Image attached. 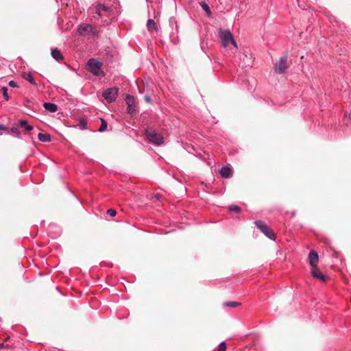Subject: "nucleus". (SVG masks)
Masks as SVG:
<instances>
[{
    "label": "nucleus",
    "instance_id": "f257e3e1",
    "mask_svg": "<svg viewBox=\"0 0 351 351\" xmlns=\"http://www.w3.org/2000/svg\"><path fill=\"white\" fill-rule=\"evenodd\" d=\"M219 37L223 47H227L231 44L234 48H238L237 44L229 29H221L219 32Z\"/></svg>",
    "mask_w": 351,
    "mask_h": 351
},
{
    "label": "nucleus",
    "instance_id": "f03ea898",
    "mask_svg": "<svg viewBox=\"0 0 351 351\" xmlns=\"http://www.w3.org/2000/svg\"><path fill=\"white\" fill-rule=\"evenodd\" d=\"M77 32L82 36L99 37V32L92 25L88 23L81 24L77 27Z\"/></svg>",
    "mask_w": 351,
    "mask_h": 351
},
{
    "label": "nucleus",
    "instance_id": "7ed1b4c3",
    "mask_svg": "<svg viewBox=\"0 0 351 351\" xmlns=\"http://www.w3.org/2000/svg\"><path fill=\"white\" fill-rule=\"evenodd\" d=\"M145 135L149 142L160 145L164 143L163 137L154 130H146Z\"/></svg>",
    "mask_w": 351,
    "mask_h": 351
},
{
    "label": "nucleus",
    "instance_id": "20e7f679",
    "mask_svg": "<svg viewBox=\"0 0 351 351\" xmlns=\"http://www.w3.org/2000/svg\"><path fill=\"white\" fill-rule=\"evenodd\" d=\"M256 226L269 239L275 241L276 235L273 230L263 221H254Z\"/></svg>",
    "mask_w": 351,
    "mask_h": 351
},
{
    "label": "nucleus",
    "instance_id": "39448f33",
    "mask_svg": "<svg viewBox=\"0 0 351 351\" xmlns=\"http://www.w3.org/2000/svg\"><path fill=\"white\" fill-rule=\"evenodd\" d=\"M87 66L88 71L95 76H99L102 73L101 71V63L96 59H89L87 62Z\"/></svg>",
    "mask_w": 351,
    "mask_h": 351
},
{
    "label": "nucleus",
    "instance_id": "423d86ee",
    "mask_svg": "<svg viewBox=\"0 0 351 351\" xmlns=\"http://www.w3.org/2000/svg\"><path fill=\"white\" fill-rule=\"evenodd\" d=\"M95 12L98 15V18H104L106 16H108V15L112 12V9L110 6L103 3H97L95 6Z\"/></svg>",
    "mask_w": 351,
    "mask_h": 351
},
{
    "label": "nucleus",
    "instance_id": "0eeeda50",
    "mask_svg": "<svg viewBox=\"0 0 351 351\" xmlns=\"http://www.w3.org/2000/svg\"><path fill=\"white\" fill-rule=\"evenodd\" d=\"M118 88H110L106 90H105L102 95L105 100H106L108 102L111 103L116 100L117 97L118 95Z\"/></svg>",
    "mask_w": 351,
    "mask_h": 351
},
{
    "label": "nucleus",
    "instance_id": "6e6552de",
    "mask_svg": "<svg viewBox=\"0 0 351 351\" xmlns=\"http://www.w3.org/2000/svg\"><path fill=\"white\" fill-rule=\"evenodd\" d=\"M287 56H282L279 61L275 64V71L277 73H283L287 69Z\"/></svg>",
    "mask_w": 351,
    "mask_h": 351
},
{
    "label": "nucleus",
    "instance_id": "1a4fd4ad",
    "mask_svg": "<svg viewBox=\"0 0 351 351\" xmlns=\"http://www.w3.org/2000/svg\"><path fill=\"white\" fill-rule=\"evenodd\" d=\"M125 100L128 106V112L130 114H133L134 113H135L136 111V108L135 106L134 97L130 95H128Z\"/></svg>",
    "mask_w": 351,
    "mask_h": 351
},
{
    "label": "nucleus",
    "instance_id": "9d476101",
    "mask_svg": "<svg viewBox=\"0 0 351 351\" xmlns=\"http://www.w3.org/2000/svg\"><path fill=\"white\" fill-rule=\"evenodd\" d=\"M308 261L311 268L317 267L319 262V256L317 252L312 250L309 252Z\"/></svg>",
    "mask_w": 351,
    "mask_h": 351
},
{
    "label": "nucleus",
    "instance_id": "9b49d317",
    "mask_svg": "<svg viewBox=\"0 0 351 351\" xmlns=\"http://www.w3.org/2000/svg\"><path fill=\"white\" fill-rule=\"evenodd\" d=\"M311 273L314 278L317 279L322 282H325L326 276L322 274L317 267L311 268Z\"/></svg>",
    "mask_w": 351,
    "mask_h": 351
},
{
    "label": "nucleus",
    "instance_id": "f8f14e48",
    "mask_svg": "<svg viewBox=\"0 0 351 351\" xmlns=\"http://www.w3.org/2000/svg\"><path fill=\"white\" fill-rule=\"evenodd\" d=\"M221 176L223 178H229L232 176V170L230 165H226L219 170Z\"/></svg>",
    "mask_w": 351,
    "mask_h": 351
},
{
    "label": "nucleus",
    "instance_id": "ddd939ff",
    "mask_svg": "<svg viewBox=\"0 0 351 351\" xmlns=\"http://www.w3.org/2000/svg\"><path fill=\"white\" fill-rule=\"evenodd\" d=\"M147 27L149 32H152L153 31L158 32L159 28L155 21L153 19H148L147 21Z\"/></svg>",
    "mask_w": 351,
    "mask_h": 351
},
{
    "label": "nucleus",
    "instance_id": "4468645a",
    "mask_svg": "<svg viewBox=\"0 0 351 351\" xmlns=\"http://www.w3.org/2000/svg\"><path fill=\"white\" fill-rule=\"evenodd\" d=\"M43 107L47 111L49 112H55L58 110L57 105L51 102L44 103Z\"/></svg>",
    "mask_w": 351,
    "mask_h": 351
},
{
    "label": "nucleus",
    "instance_id": "2eb2a0df",
    "mask_svg": "<svg viewBox=\"0 0 351 351\" xmlns=\"http://www.w3.org/2000/svg\"><path fill=\"white\" fill-rule=\"evenodd\" d=\"M51 55L52 58L57 61H60L63 59V56L60 51L56 48L51 49Z\"/></svg>",
    "mask_w": 351,
    "mask_h": 351
},
{
    "label": "nucleus",
    "instance_id": "dca6fc26",
    "mask_svg": "<svg viewBox=\"0 0 351 351\" xmlns=\"http://www.w3.org/2000/svg\"><path fill=\"white\" fill-rule=\"evenodd\" d=\"M38 138L40 141L44 143H48L51 141V136L48 134L39 133L38 134Z\"/></svg>",
    "mask_w": 351,
    "mask_h": 351
},
{
    "label": "nucleus",
    "instance_id": "f3484780",
    "mask_svg": "<svg viewBox=\"0 0 351 351\" xmlns=\"http://www.w3.org/2000/svg\"><path fill=\"white\" fill-rule=\"evenodd\" d=\"M19 124L21 128H24L26 131H32L33 130V127L28 124L27 121L26 120H20Z\"/></svg>",
    "mask_w": 351,
    "mask_h": 351
},
{
    "label": "nucleus",
    "instance_id": "a211bd4d",
    "mask_svg": "<svg viewBox=\"0 0 351 351\" xmlns=\"http://www.w3.org/2000/svg\"><path fill=\"white\" fill-rule=\"evenodd\" d=\"M23 77L24 79H25L26 80H27L31 84L34 85V86H36L37 84L35 81V80L34 79L31 73H25L23 75Z\"/></svg>",
    "mask_w": 351,
    "mask_h": 351
},
{
    "label": "nucleus",
    "instance_id": "6ab92c4d",
    "mask_svg": "<svg viewBox=\"0 0 351 351\" xmlns=\"http://www.w3.org/2000/svg\"><path fill=\"white\" fill-rule=\"evenodd\" d=\"M8 87H6V86H3L1 88V91L2 93L3 99L5 101H8L10 99V97H9V95L8 93Z\"/></svg>",
    "mask_w": 351,
    "mask_h": 351
},
{
    "label": "nucleus",
    "instance_id": "aec40b11",
    "mask_svg": "<svg viewBox=\"0 0 351 351\" xmlns=\"http://www.w3.org/2000/svg\"><path fill=\"white\" fill-rule=\"evenodd\" d=\"M101 124L100 128L98 130V132H104L107 129L108 123H107L106 121L104 120V119H101Z\"/></svg>",
    "mask_w": 351,
    "mask_h": 351
},
{
    "label": "nucleus",
    "instance_id": "412c9836",
    "mask_svg": "<svg viewBox=\"0 0 351 351\" xmlns=\"http://www.w3.org/2000/svg\"><path fill=\"white\" fill-rule=\"evenodd\" d=\"M223 305L225 306H228V307H237V306H239L241 305V303L240 302H233V301H230V302H226L223 304Z\"/></svg>",
    "mask_w": 351,
    "mask_h": 351
},
{
    "label": "nucleus",
    "instance_id": "4be33fe9",
    "mask_svg": "<svg viewBox=\"0 0 351 351\" xmlns=\"http://www.w3.org/2000/svg\"><path fill=\"white\" fill-rule=\"evenodd\" d=\"M200 5L204 11H205L208 14H210V9L206 3L202 2L200 3Z\"/></svg>",
    "mask_w": 351,
    "mask_h": 351
},
{
    "label": "nucleus",
    "instance_id": "5701e85b",
    "mask_svg": "<svg viewBox=\"0 0 351 351\" xmlns=\"http://www.w3.org/2000/svg\"><path fill=\"white\" fill-rule=\"evenodd\" d=\"M228 209L231 212L234 211V212H236V213H239L241 211L240 207L239 206L234 205V204L229 206Z\"/></svg>",
    "mask_w": 351,
    "mask_h": 351
},
{
    "label": "nucleus",
    "instance_id": "b1692460",
    "mask_svg": "<svg viewBox=\"0 0 351 351\" xmlns=\"http://www.w3.org/2000/svg\"><path fill=\"white\" fill-rule=\"evenodd\" d=\"M11 131H12V132L14 133L19 138H21V132H20V131H19L18 128L12 127L11 128Z\"/></svg>",
    "mask_w": 351,
    "mask_h": 351
},
{
    "label": "nucleus",
    "instance_id": "393cba45",
    "mask_svg": "<svg viewBox=\"0 0 351 351\" xmlns=\"http://www.w3.org/2000/svg\"><path fill=\"white\" fill-rule=\"evenodd\" d=\"M226 344L225 341H222L219 345V348L217 351H226Z\"/></svg>",
    "mask_w": 351,
    "mask_h": 351
},
{
    "label": "nucleus",
    "instance_id": "a878e982",
    "mask_svg": "<svg viewBox=\"0 0 351 351\" xmlns=\"http://www.w3.org/2000/svg\"><path fill=\"white\" fill-rule=\"evenodd\" d=\"M107 213L111 217H114L117 214V212L115 210L110 208L107 210Z\"/></svg>",
    "mask_w": 351,
    "mask_h": 351
},
{
    "label": "nucleus",
    "instance_id": "bb28decb",
    "mask_svg": "<svg viewBox=\"0 0 351 351\" xmlns=\"http://www.w3.org/2000/svg\"><path fill=\"white\" fill-rule=\"evenodd\" d=\"M8 85L12 88H18L19 87L18 84L15 81H13V80L10 81L8 83Z\"/></svg>",
    "mask_w": 351,
    "mask_h": 351
},
{
    "label": "nucleus",
    "instance_id": "cd10ccee",
    "mask_svg": "<svg viewBox=\"0 0 351 351\" xmlns=\"http://www.w3.org/2000/svg\"><path fill=\"white\" fill-rule=\"evenodd\" d=\"M6 130H7V128L4 125L0 124V135H1L3 134V132L4 131H5Z\"/></svg>",
    "mask_w": 351,
    "mask_h": 351
},
{
    "label": "nucleus",
    "instance_id": "c85d7f7f",
    "mask_svg": "<svg viewBox=\"0 0 351 351\" xmlns=\"http://www.w3.org/2000/svg\"><path fill=\"white\" fill-rule=\"evenodd\" d=\"M145 99L147 102H148V103L151 102V99L148 96H146Z\"/></svg>",
    "mask_w": 351,
    "mask_h": 351
},
{
    "label": "nucleus",
    "instance_id": "c756f323",
    "mask_svg": "<svg viewBox=\"0 0 351 351\" xmlns=\"http://www.w3.org/2000/svg\"><path fill=\"white\" fill-rule=\"evenodd\" d=\"M4 347V343H0V349L3 348Z\"/></svg>",
    "mask_w": 351,
    "mask_h": 351
},
{
    "label": "nucleus",
    "instance_id": "7c9ffc66",
    "mask_svg": "<svg viewBox=\"0 0 351 351\" xmlns=\"http://www.w3.org/2000/svg\"><path fill=\"white\" fill-rule=\"evenodd\" d=\"M155 197H156V198L157 199H159V197H160L159 195H156V196H155Z\"/></svg>",
    "mask_w": 351,
    "mask_h": 351
}]
</instances>
